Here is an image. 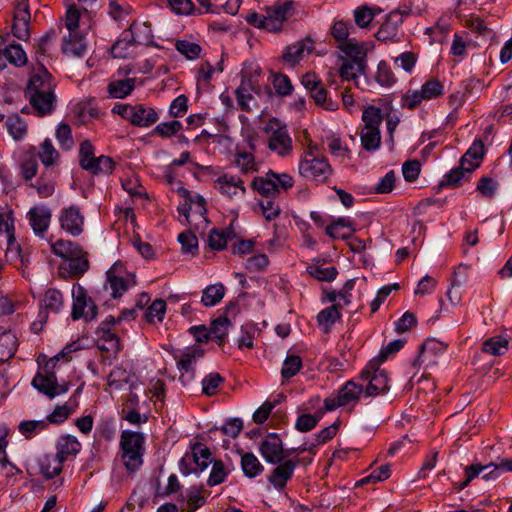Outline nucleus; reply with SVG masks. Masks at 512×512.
Returning <instances> with one entry per match:
<instances>
[{
	"label": "nucleus",
	"instance_id": "e2e57ef3",
	"mask_svg": "<svg viewBox=\"0 0 512 512\" xmlns=\"http://www.w3.org/2000/svg\"><path fill=\"white\" fill-rule=\"evenodd\" d=\"M339 429V421H335L332 425L323 428L315 435L316 443L312 444L308 451L314 453V448L318 445H323L335 437Z\"/></svg>",
	"mask_w": 512,
	"mask_h": 512
},
{
	"label": "nucleus",
	"instance_id": "e433bc0d",
	"mask_svg": "<svg viewBox=\"0 0 512 512\" xmlns=\"http://www.w3.org/2000/svg\"><path fill=\"white\" fill-rule=\"evenodd\" d=\"M52 252L55 255L67 260L85 253L77 243L63 239H59L52 244Z\"/></svg>",
	"mask_w": 512,
	"mask_h": 512
},
{
	"label": "nucleus",
	"instance_id": "2eb2a0df",
	"mask_svg": "<svg viewBox=\"0 0 512 512\" xmlns=\"http://www.w3.org/2000/svg\"><path fill=\"white\" fill-rule=\"evenodd\" d=\"M479 167V163H470V166L462 165L451 169L446 173L439 184L434 187L436 193H439L442 188H456L461 185L462 180L470 177L471 173Z\"/></svg>",
	"mask_w": 512,
	"mask_h": 512
},
{
	"label": "nucleus",
	"instance_id": "9b49d317",
	"mask_svg": "<svg viewBox=\"0 0 512 512\" xmlns=\"http://www.w3.org/2000/svg\"><path fill=\"white\" fill-rule=\"evenodd\" d=\"M59 222L61 228L74 237L84 230V216L77 205L63 208L59 214Z\"/></svg>",
	"mask_w": 512,
	"mask_h": 512
},
{
	"label": "nucleus",
	"instance_id": "473e14b6",
	"mask_svg": "<svg viewBox=\"0 0 512 512\" xmlns=\"http://www.w3.org/2000/svg\"><path fill=\"white\" fill-rule=\"evenodd\" d=\"M240 466L243 474L250 479L258 477L264 471V466L252 452L241 454Z\"/></svg>",
	"mask_w": 512,
	"mask_h": 512
},
{
	"label": "nucleus",
	"instance_id": "5701e85b",
	"mask_svg": "<svg viewBox=\"0 0 512 512\" xmlns=\"http://www.w3.org/2000/svg\"><path fill=\"white\" fill-rule=\"evenodd\" d=\"M356 229L353 227V223L349 218L340 217L334 220L325 229L326 234L332 239L348 240L352 234L355 233Z\"/></svg>",
	"mask_w": 512,
	"mask_h": 512
},
{
	"label": "nucleus",
	"instance_id": "f8f14e48",
	"mask_svg": "<svg viewBox=\"0 0 512 512\" xmlns=\"http://www.w3.org/2000/svg\"><path fill=\"white\" fill-rule=\"evenodd\" d=\"M64 307V298L60 290L49 288L40 300L39 322L45 324L49 313L58 314Z\"/></svg>",
	"mask_w": 512,
	"mask_h": 512
},
{
	"label": "nucleus",
	"instance_id": "393cba45",
	"mask_svg": "<svg viewBox=\"0 0 512 512\" xmlns=\"http://www.w3.org/2000/svg\"><path fill=\"white\" fill-rule=\"evenodd\" d=\"M130 123L138 127H150L158 120L157 112L150 107H145L143 104L133 106Z\"/></svg>",
	"mask_w": 512,
	"mask_h": 512
},
{
	"label": "nucleus",
	"instance_id": "412c9836",
	"mask_svg": "<svg viewBox=\"0 0 512 512\" xmlns=\"http://www.w3.org/2000/svg\"><path fill=\"white\" fill-rule=\"evenodd\" d=\"M55 85L52 82V75L41 64V67L31 75L26 92H54Z\"/></svg>",
	"mask_w": 512,
	"mask_h": 512
},
{
	"label": "nucleus",
	"instance_id": "de8ad7c7",
	"mask_svg": "<svg viewBox=\"0 0 512 512\" xmlns=\"http://www.w3.org/2000/svg\"><path fill=\"white\" fill-rule=\"evenodd\" d=\"M234 163L240 168L242 174H249L258 170L255 157L252 153L246 151H238L234 157Z\"/></svg>",
	"mask_w": 512,
	"mask_h": 512
},
{
	"label": "nucleus",
	"instance_id": "1a4fd4ad",
	"mask_svg": "<svg viewBox=\"0 0 512 512\" xmlns=\"http://www.w3.org/2000/svg\"><path fill=\"white\" fill-rule=\"evenodd\" d=\"M259 453L267 463L272 465L290 457V453L284 449L283 441L277 433H269L265 436L259 445Z\"/></svg>",
	"mask_w": 512,
	"mask_h": 512
},
{
	"label": "nucleus",
	"instance_id": "bf43d9fd",
	"mask_svg": "<svg viewBox=\"0 0 512 512\" xmlns=\"http://www.w3.org/2000/svg\"><path fill=\"white\" fill-rule=\"evenodd\" d=\"M301 368L302 359L300 356L287 355L282 365L281 375L284 379H290L297 375Z\"/></svg>",
	"mask_w": 512,
	"mask_h": 512
},
{
	"label": "nucleus",
	"instance_id": "09e8293b",
	"mask_svg": "<svg viewBox=\"0 0 512 512\" xmlns=\"http://www.w3.org/2000/svg\"><path fill=\"white\" fill-rule=\"evenodd\" d=\"M129 281L123 276L106 277L105 289L111 290V296L114 299L120 298L128 289Z\"/></svg>",
	"mask_w": 512,
	"mask_h": 512
},
{
	"label": "nucleus",
	"instance_id": "603ef678",
	"mask_svg": "<svg viewBox=\"0 0 512 512\" xmlns=\"http://www.w3.org/2000/svg\"><path fill=\"white\" fill-rule=\"evenodd\" d=\"M375 79L383 87H391L397 81L390 65L384 60L378 64Z\"/></svg>",
	"mask_w": 512,
	"mask_h": 512
},
{
	"label": "nucleus",
	"instance_id": "37998d69",
	"mask_svg": "<svg viewBox=\"0 0 512 512\" xmlns=\"http://www.w3.org/2000/svg\"><path fill=\"white\" fill-rule=\"evenodd\" d=\"M307 273L313 278L323 281L331 282L337 275L338 271L334 266L324 267L323 265L311 264L307 267Z\"/></svg>",
	"mask_w": 512,
	"mask_h": 512
},
{
	"label": "nucleus",
	"instance_id": "052dcab7",
	"mask_svg": "<svg viewBox=\"0 0 512 512\" xmlns=\"http://www.w3.org/2000/svg\"><path fill=\"white\" fill-rule=\"evenodd\" d=\"M421 93L425 100L438 98L444 93V85L435 78L429 79L422 85Z\"/></svg>",
	"mask_w": 512,
	"mask_h": 512
},
{
	"label": "nucleus",
	"instance_id": "9d476101",
	"mask_svg": "<svg viewBox=\"0 0 512 512\" xmlns=\"http://www.w3.org/2000/svg\"><path fill=\"white\" fill-rule=\"evenodd\" d=\"M362 393L365 394L363 385L349 380L338 390L336 396L326 398V409L335 410L338 407L355 403Z\"/></svg>",
	"mask_w": 512,
	"mask_h": 512
},
{
	"label": "nucleus",
	"instance_id": "72a5a7b5",
	"mask_svg": "<svg viewBox=\"0 0 512 512\" xmlns=\"http://www.w3.org/2000/svg\"><path fill=\"white\" fill-rule=\"evenodd\" d=\"M56 374L54 371H51V373H46L45 375L38 372L33 380H32V386L36 388L39 392L43 393L50 399L54 398L53 391L55 390V380H56Z\"/></svg>",
	"mask_w": 512,
	"mask_h": 512
},
{
	"label": "nucleus",
	"instance_id": "39448f33",
	"mask_svg": "<svg viewBox=\"0 0 512 512\" xmlns=\"http://www.w3.org/2000/svg\"><path fill=\"white\" fill-rule=\"evenodd\" d=\"M213 461L210 449L201 442H195L191 445V455H185L180 460V471L184 475L198 474L205 470Z\"/></svg>",
	"mask_w": 512,
	"mask_h": 512
},
{
	"label": "nucleus",
	"instance_id": "f704fd0d",
	"mask_svg": "<svg viewBox=\"0 0 512 512\" xmlns=\"http://www.w3.org/2000/svg\"><path fill=\"white\" fill-rule=\"evenodd\" d=\"M1 56L15 67H23L27 64L28 58L22 46L12 43L1 50Z\"/></svg>",
	"mask_w": 512,
	"mask_h": 512
},
{
	"label": "nucleus",
	"instance_id": "0e129e2a",
	"mask_svg": "<svg viewBox=\"0 0 512 512\" xmlns=\"http://www.w3.org/2000/svg\"><path fill=\"white\" fill-rule=\"evenodd\" d=\"M171 9L177 14L185 15H201L203 14L202 9H196L194 3L191 0H169Z\"/></svg>",
	"mask_w": 512,
	"mask_h": 512
},
{
	"label": "nucleus",
	"instance_id": "79ce46f5",
	"mask_svg": "<svg viewBox=\"0 0 512 512\" xmlns=\"http://www.w3.org/2000/svg\"><path fill=\"white\" fill-rule=\"evenodd\" d=\"M48 428L47 420H24L18 425V431L26 438L32 439L36 434Z\"/></svg>",
	"mask_w": 512,
	"mask_h": 512
},
{
	"label": "nucleus",
	"instance_id": "c03bdc74",
	"mask_svg": "<svg viewBox=\"0 0 512 512\" xmlns=\"http://www.w3.org/2000/svg\"><path fill=\"white\" fill-rule=\"evenodd\" d=\"M310 94V97L314 100L315 104L323 107L329 111H335L338 109V102L333 101L331 98H328V91L323 86V84H319Z\"/></svg>",
	"mask_w": 512,
	"mask_h": 512
},
{
	"label": "nucleus",
	"instance_id": "bb28decb",
	"mask_svg": "<svg viewBox=\"0 0 512 512\" xmlns=\"http://www.w3.org/2000/svg\"><path fill=\"white\" fill-rule=\"evenodd\" d=\"M341 309L342 305L340 303H334L318 313L317 323L325 333L330 332L332 326L341 319Z\"/></svg>",
	"mask_w": 512,
	"mask_h": 512
},
{
	"label": "nucleus",
	"instance_id": "8fccbe9b",
	"mask_svg": "<svg viewBox=\"0 0 512 512\" xmlns=\"http://www.w3.org/2000/svg\"><path fill=\"white\" fill-rule=\"evenodd\" d=\"M508 340L503 336L490 337L483 342V352L494 356L502 355L508 349Z\"/></svg>",
	"mask_w": 512,
	"mask_h": 512
},
{
	"label": "nucleus",
	"instance_id": "49530a36",
	"mask_svg": "<svg viewBox=\"0 0 512 512\" xmlns=\"http://www.w3.org/2000/svg\"><path fill=\"white\" fill-rule=\"evenodd\" d=\"M485 154V146L481 139H475L466 153L461 157V164L470 166V163H479Z\"/></svg>",
	"mask_w": 512,
	"mask_h": 512
},
{
	"label": "nucleus",
	"instance_id": "cd10ccee",
	"mask_svg": "<svg viewBox=\"0 0 512 512\" xmlns=\"http://www.w3.org/2000/svg\"><path fill=\"white\" fill-rule=\"evenodd\" d=\"M232 326L231 320L226 315H220L211 321L210 335L219 346L225 344L229 328Z\"/></svg>",
	"mask_w": 512,
	"mask_h": 512
},
{
	"label": "nucleus",
	"instance_id": "5fc2aeb1",
	"mask_svg": "<svg viewBox=\"0 0 512 512\" xmlns=\"http://www.w3.org/2000/svg\"><path fill=\"white\" fill-rule=\"evenodd\" d=\"M37 157L46 167L53 165L55 159L59 157L58 151L54 148L52 141L49 138H46L41 143Z\"/></svg>",
	"mask_w": 512,
	"mask_h": 512
},
{
	"label": "nucleus",
	"instance_id": "c9c22d12",
	"mask_svg": "<svg viewBox=\"0 0 512 512\" xmlns=\"http://www.w3.org/2000/svg\"><path fill=\"white\" fill-rule=\"evenodd\" d=\"M254 190L266 198H274L278 193V185L272 176L255 177L251 183Z\"/></svg>",
	"mask_w": 512,
	"mask_h": 512
},
{
	"label": "nucleus",
	"instance_id": "c85d7f7f",
	"mask_svg": "<svg viewBox=\"0 0 512 512\" xmlns=\"http://www.w3.org/2000/svg\"><path fill=\"white\" fill-rule=\"evenodd\" d=\"M137 47L130 33L125 29L119 39L112 45L111 53L114 58L125 59L131 57L133 49Z\"/></svg>",
	"mask_w": 512,
	"mask_h": 512
},
{
	"label": "nucleus",
	"instance_id": "58836bf2",
	"mask_svg": "<svg viewBox=\"0 0 512 512\" xmlns=\"http://www.w3.org/2000/svg\"><path fill=\"white\" fill-rule=\"evenodd\" d=\"M225 295V287L222 283L212 284L203 290L201 303L205 307H213L218 304Z\"/></svg>",
	"mask_w": 512,
	"mask_h": 512
},
{
	"label": "nucleus",
	"instance_id": "2f4dec72",
	"mask_svg": "<svg viewBox=\"0 0 512 512\" xmlns=\"http://www.w3.org/2000/svg\"><path fill=\"white\" fill-rule=\"evenodd\" d=\"M63 462L55 454H46L39 459L40 473L46 479H52L62 471Z\"/></svg>",
	"mask_w": 512,
	"mask_h": 512
},
{
	"label": "nucleus",
	"instance_id": "a18cd8bd",
	"mask_svg": "<svg viewBox=\"0 0 512 512\" xmlns=\"http://www.w3.org/2000/svg\"><path fill=\"white\" fill-rule=\"evenodd\" d=\"M404 344L405 341L402 339H395L389 342L386 346L381 348L377 357L370 360V367H376L377 365L384 363L390 355L400 351Z\"/></svg>",
	"mask_w": 512,
	"mask_h": 512
},
{
	"label": "nucleus",
	"instance_id": "ea45409f",
	"mask_svg": "<svg viewBox=\"0 0 512 512\" xmlns=\"http://www.w3.org/2000/svg\"><path fill=\"white\" fill-rule=\"evenodd\" d=\"M362 148L369 152H375L381 144L379 128H363L360 134Z\"/></svg>",
	"mask_w": 512,
	"mask_h": 512
},
{
	"label": "nucleus",
	"instance_id": "774afa93",
	"mask_svg": "<svg viewBox=\"0 0 512 512\" xmlns=\"http://www.w3.org/2000/svg\"><path fill=\"white\" fill-rule=\"evenodd\" d=\"M374 19V13L370 6L362 5L354 10V21L360 28H366Z\"/></svg>",
	"mask_w": 512,
	"mask_h": 512
},
{
	"label": "nucleus",
	"instance_id": "4d7b16f0",
	"mask_svg": "<svg viewBox=\"0 0 512 512\" xmlns=\"http://www.w3.org/2000/svg\"><path fill=\"white\" fill-rule=\"evenodd\" d=\"M383 115L381 109L374 106L368 105L365 107L362 114V121L364 122V128H379L382 123Z\"/></svg>",
	"mask_w": 512,
	"mask_h": 512
},
{
	"label": "nucleus",
	"instance_id": "338daca9",
	"mask_svg": "<svg viewBox=\"0 0 512 512\" xmlns=\"http://www.w3.org/2000/svg\"><path fill=\"white\" fill-rule=\"evenodd\" d=\"M175 46L179 53L190 60L197 59L202 50L199 44L187 40H178Z\"/></svg>",
	"mask_w": 512,
	"mask_h": 512
},
{
	"label": "nucleus",
	"instance_id": "6e6552de",
	"mask_svg": "<svg viewBox=\"0 0 512 512\" xmlns=\"http://www.w3.org/2000/svg\"><path fill=\"white\" fill-rule=\"evenodd\" d=\"M381 365L370 367V361L360 373V379L368 381L365 396L371 397L383 394L389 390V379L385 370L380 369Z\"/></svg>",
	"mask_w": 512,
	"mask_h": 512
},
{
	"label": "nucleus",
	"instance_id": "a19ab883",
	"mask_svg": "<svg viewBox=\"0 0 512 512\" xmlns=\"http://www.w3.org/2000/svg\"><path fill=\"white\" fill-rule=\"evenodd\" d=\"M5 126L8 133L15 140H21L27 133L26 122L18 115H9L6 119Z\"/></svg>",
	"mask_w": 512,
	"mask_h": 512
},
{
	"label": "nucleus",
	"instance_id": "4468645a",
	"mask_svg": "<svg viewBox=\"0 0 512 512\" xmlns=\"http://www.w3.org/2000/svg\"><path fill=\"white\" fill-rule=\"evenodd\" d=\"M29 224L38 237H44L49 228L52 211L45 205H37L30 208L26 215Z\"/></svg>",
	"mask_w": 512,
	"mask_h": 512
},
{
	"label": "nucleus",
	"instance_id": "4be33fe9",
	"mask_svg": "<svg viewBox=\"0 0 512 512\" xmlns=\"http://www.w3.org/2000/svg\"><path fill=\"white\" fill-rule=\"evenodd\" d=\"M56 456L64 463L70 456L75 457L81 450L78 439L70 434L61 435L56 443Z\"/></svg>",
	"mask_w": 512,
	"mask_h": 512
},
{
	"label": "nucleus",
	"instance_id": "a878e982",
	"mask_svg": "<svg viewBox=\"0 0 512 512\" xmlns=\"http://www.w3.org/2000/svg\"><path fill=\"white\" fill-rule=\"evenodd\" d=\"M130 37L133 39L136 46H149L153 44V33L151 25L139 22H133L128 29Z\"/></svg>",
	"mask_w": 512,
	"mask_h": 512
},
{
	"label": "nucleus",
	"instance_id": "3c124183",
	"mask_svg": "<svg viewBox=\"0 0 512 512\" xmlns=\"http://www.w3.org/2000/svg\"><path fill=\"white\" fill-rule=\"evenodd\" d=\"M211 464L212 469L207 480V485L213 487L223 483L231 470L225 467L222 460H214Z\"/></svg>",
	"mask_w": 512,
	"mask_h": 512
},
{
	"label": "nucleus",
	"instance_id": "f03ea898",
	"mask_svg": "<svg viewBox=\"0 0 512 512\" xmlns=\"http://www.w3.org/2000/svg\"><path fill=\"white\" fill-rule=\"evenodd\" d=\"M299 173L316 184L324 183L332 174V168L324 156L317 155L310 146L299 162Z\"/></svg>",
	"mask_w": 512,
	"mask_h": 512
},
{
	"label": "nucleus",
	"instance_id": "a211bd4d",
	"mask_svg": "<svg viewBox=\"0 0 512 512\" xmlns=\"http://www.w3.org/2000/svg\"><path fill=\"white\" fill-rule=\"evenodd\" d=\"M313 49V41L310 38H306L286 46L283 51L282 58L286 63L295 66L306 55H309Z\"/></svg>",
	"mask_w": 512,
	"mask_h": 512
},
{
	"label": "nucleus",
	"instance_id": "13d9d810",
	"mask_svg": "<svg viewBox=\"0 0 512 512\" xmlns=\"http://www.w3.org/2000/svg\"><path fill=\"white\" fill-rule=\"evenodd\" d=\"M75 407H73L70 403H65L64 405L57 406L51 414H49L44 420H47V424H56L59 425L63 423L65 420L69 418V416L75 411Z\"/></svg>",
	"mask_w": 512,
	"mask_h": 512
},
{
	"label": "nucleus",
	"instance_id": "0eeeda50",
	"mask_svg": "<svg viewBox=\"0 0 512 512\" xmlns=\"http://www.w3.org/2000/svg\"><path fill=\"white\" fill-rule=\"evenodd\" d=\"M296 2L285 1L272 6H265L264 11V30L268 32H279L283 28L285 21L295 14Z\"/></svg>",
	"mask_w": 512,
	"mask_h": 512
},
{
	"label": "nucleus",
	"instance_id": "7c9ffc66",
	"mask_svg": "<svg viewBox=\"0 0 512 512\" xmlns=\"http://www.w3.org/2000/svg\"><path fill=\"white\" fill-rule=\"evenodd\" d=\"M73 304L71 318L76 321L85 316V308L88 306L86 290L79 284H75L72 290Z\"/></svg>",
	"mask_w": 512,
	"mask_h": 512
},
{
	"label": "nucleus",
	"instance_id": "dca6fc26",
	"mask_svg": "<svg viewBox=\"0 0 512 512\" xmlns=\"http://www.w3.org/2000/svg\"><path fill=\"white\" fill-rule=\"evenodd\" d=\"M25 96L29 99V103L37 116L49 115L56 107L54 92H25Z\"/></svg>",
	"mask_w": 512,
	"mask_h": 512
},
{
	"label": "nucleus",
	"instance_id": "423d86ee",
	"mask_svg": "<svg viewBox=\"0 0 512 512\" xmlns=\"http://www.w3.org/2000/svg\"><path fill=\"white\" fill-rule=\"evenodd\" d=\"M410 11H401L395 9L388 13L385 20L380 25L378 31L375 34V38L378 41L387 43H398L401 41L403 33L401 32L402 24L404 23L405 17L409 15Z\"/></svg>",
	"mask_w": 512,
	"mask_h": 512
},
{
	"label": "nucleus",
	"instance_id": "aec40b11",
	"mask_svg": "<svg viewBox=\"0 0 512 512\" xmlns=\"http://www.w3.org/2000/svg\"><path fill=\"white\" fill-rule=\"evenodd\" d=\"M216 183L219 191L230 199L236 196L242 197L246 193L244 182L240 177L223 174L217 178Z\"/></svg>",
	"mask_w": 512,
	"mask_h": 512
},
{
	"label": "nucleus",
	"instance_id": "20e7f679",
	"mask_svg": "<svg viewBox=\"0 0 512 512\" xmlns=\"http://www.w3.org/2000/svg\"><path fill=\"white\" fill-rule=\"evenodd\" d=\"M266 133H270L268 148L281 157H285L292 151V139L288 133L285 124H282L277 118L269 120L264 128Z\"/></svg>",
	"mask_w": 512,
	"mask_h": 512
},
{
	"label": "nucleus",
	"instance_id": "6e6d98bb",
	"mask_svg": "<svg viewBox=\"0 0 512 512\" xmlns=\"http://www.w3.org/2000/svg\"><path fill=\"white\" fill-rule=\"evenodd\" d=\"M183 129V125L178 120L159 123L152 131L153 135L162 138H171L178 134Z\"/></svg>",
	"mask_w": 512,
	"mask_h": 512
},
{
	"label": "nucleus",
	"instance_id": "ddd939ff",
	"mask_svg": "<svg viewBox=\"0 0 512 512\" xmlns=\"http://www.w3.org/2000/svg\"><path fill=\"white\" fill-rule=\"evenodd\" d=\"M297 464V460L288 458L284 459L280 463H277V466L267 477L268 482L278 491L283 490L286 487L287 482L292 479Z\"/></svg>",
	"mask_w": 512,
	"mask_h": 512
},
{
	"label": "nucleus",
	"instance_id": "69168bd1",
	"mask_svg": "<svg viewBox=\"0 0 512 512\" xmlns=\"http://www.w3.org/2000/svg\"><path fill=\"white\" fill-rule=\"evenodd\" d=\"M20 170L22 177L28 181L31 180L37 173L38 160L35 154L24 156L20 163Z\"/></svg>",
	"mask_w": 512,
	"mask_h": 512
},
{
	"label": "nucleus",
	"instance_id": "4c0bfd02",
	"mask_svg": "<svg viewBox=\"0 0 512 512\" xmlns=\"http://www.w3.org/2000/svg\"><path fill=\"white\" fill-rule=\"evenodd\" d=\"M135 87V79L114 80L108 84L107 90L111 97L123 99L131 94Z\"/></svg>",
	"mask_w": 512,
	"mask_h": 512
},
{
	"label": "nucleus",
	"instance_id": "b1692460",
	"mask_svg": "<svg viewBox=\"0 0 512 512\" xmlns=\"http://www.w3.org/2000/svg\"><path fill=\"white\" fill-rule=\"evenodd\" d=\"M87 43L85 37L76 32H69V36L64 38L62 52L67 56L81 58L86 54Z\"/></svg>",
	"mask_w": 512,
	"mask_h": 512
},
{
	"label": "nucleus",
	"instance_id": "6ab92c4d",
	"mask_svg": "<svg viewBox=\"0 0 512 512\" xmlns=\"http://www.w3.org/2000/svg\"><path fill=\"white\" fill-rule=\"evenodd\" d=\"M204 486H191L186 489L185 493H181L178 497V502L185 504L182 507L185 512H195L206 503Z\"/></svg>",
	"mask_w": 512,
	"mask_h": 512
},
{
	"label": "nucleus",
	"instance_id": "f3484780",
	"mask_svg": "<svg viewBox=\"0 0 512 512\" xmlns=\"http://www.w3.org/2000/svg\"><path fill=\"white\" fill-rule=\"evenodd\" d=\"M339 49L346 55L347 61L354 62L356 64V71L359 74H364L367 68V52L365 48L356 43L350 41H344L339 44Z\"/></svg>",
	"mask_w": 512,
	"mask_h": 512
},
{
	"label": "nucleus",
	"instance_id": "680f3d73",
	"mask_svg": "<svg viewBox=\"0 0 512 512\" xmlns=\"http://www.w3.org/2000/svg\"><path fill=\"white\" fill-rule=\"evenodd\" d=\"M166 312V302L163 299L154 300L145 312V319L148 323H153L155 319L162 322Z\"/></svg>",
	"mask_w": 512,
	"mask_h": 512
},
{
	"label": "nucleus",
	"instance_id": "7ed1b4c3",
	"mask_svg": "<svg viewBox=\"0 0 512 512\" xmlns=\"http://www.w3.org/2000/svg\"><path fill=\"white\" fill-rule=\"evenodd\" d=\"M204 353V349L196 345L187 347L183 351L175 350L171 353L176 360L178 370L181 372L179 381L184 386H187L194 380L196 362L204 356Z\"/></svg>",
	"mask_w": 512,
	"mask_h": 512
},
{
	"label": "nucleus",
	"instance_id": "c756f323",
	"mask_svg": "<svg viewBox=\"0 0 512 512\" xmlns=\"http://www.w3.org/2000/svg\"><path fill=\"white\" fill-rule=\"evenodd\" d=\"M2 232L7 234L8 249L16 245L17 249L20 250V246L17 245L15 239L13 211L4 207H0V233Z\"/></svg>",
	"mask_w": 512,
	"mask_h": 512
},
{
	"label": "nucleus",
	"instance_id": "864d4df0",
	"mask_svg": "<svg viewBox=\"0 0 512 512\" xmlns=\"http://www.w3.org/2000/svg\"><path fill=\"white\" fill-rule=\"evenodd\" d=\"M224 381L225 379L219 373H209L202 380V393L206 396L217 394Z\"/></svg>",
	"mask_w": 512,
	"mask_h": 512
},
{
	"label": "nucleus",
	"instance_id": "f257e3e1",
	"mask_svg": "<svg viewBox=\"0 0 512 512\" xmlns=\"http://www.w3.org/2000/svg\"><path fill=\"white\" fill-rule=\"evenodd\" d=\"M145 436L141 432L124 430L120 435L121 460L129 473H135L143 465L145 454Z\"/></svg>",
	"mask_w": 512,
	"mask_h": 512
}]
</instances>
